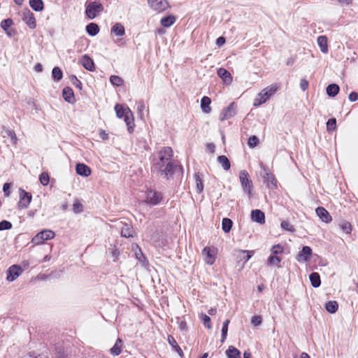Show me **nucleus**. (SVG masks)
I'll use <instances>...</instances> for the list:
<instances>
[{"mask_svg":"<svg viewBox=\"0 0 358 358\" xmlns=\"http://www.w3.org/2000/svg\"><path fill=\"white\" fill-rule=\"evenodd\" d=\"M52 77L55 81H59L63 77V73L61 69L55 66L52 70Z\"/></svg>","mask_w":358,"mask_h":358,"instance_id":"ea45409f","label":"nucleus"},{"mask_svg":"<svg viewBox=\"0 0 358 358\" xmlns=\"http://www.w3.org/2000/svg\"><path fill=\"white\" fill-rule=\"evenodd\" d=\"M239 180L243 192L250 199L252 196V181L247 171L242 170L239 172Z\"/></svg>","mask_w":358,"mask_h":358,"instance_id":"7ed1b4c3","label":"nucleus"},{"mask_svg":"<svg viewBox=\"0 0 358 358\" xmlns=\"http://www.w3.org/2000/svg\"><path fill=\"white\" fill-rule=\"evenodd\" d=\"M229 322H230L229 320H226L223 322L222 328V336H221V340H220L221 343H224L227 338V332H228V327H229Z\"/></svg>","mask_w":358,"mask_h":358,"instance_id":"c03bdc74","label":"nucleus"},{"mask_svg":"<svg viewBox=\"0 0 358 358\" xmlns=\"http://www.w3.org/2000/svg\"><path fill=\"white\" fill-rule=\"evenodd\" d=\"M349 100L352 102H354V101H356L358 100V93L357 92H352L350 94H349Z\"/></svg>","mask_w":358,"mask_h":358,"instance_id":"0e129e2a","label":"nucleus"},{"mask_svg":"<svg viewBox=\"0 0 358 358\" xmlns=\"http://www.w3.org/2000/svg\"><path fill=\"white\" fill-rule=\"evenodd\" d=\"M308 85H309V83H308V81L306 79L303 78V79L301 80V81H300V87H301L302 91H306L308 89Z\"/></svg>","mask_w":358,"mask_h":358,"instance_id":"e2e57ef3","label":"nucleus"},{"mask_svg":"<svg viewBox=\"0 0 358 358\" xmlns=\"http://www.w3.org/2000/svg\"><path fill=\"white\" fill-rule=\"evenodd\" d=\"M22 20L30 29H34L36 28V18L34 13L29 10H27L23 12Z\"/></svg>","mask_w":358,"mask_h":358,"instance_id":"9b49d317","label":"nucleus"},{"mask_svg":"<svg viewBox=\"0 0 358 358\" xmlns=\"http://www.w3.org/2000/svg\"><path fill=\"white\" fill-rule=\"evenodd\" d=\"M99 136L103 141L107 140L108 138V134L104 130L100 131Z\"/></svg>","mask_w":358,"mask_h":358,"instance_id":"338daca9","label":"nucleus"},{"mask_svg":"<svg viewBox=\"0 0 358 358\" xmlns=\"http://www.w3.org/2000/svg\"><path fill=\"white\" fill-rule=\"evenodd\" d=\"M176 22V17L173 15H169L162 17L160 22L161 24L164 27H169L173 24Z\"/></svg>","mask_w":358,"mask_h":358,"instance_id":"c9c22d12","label":"nucleus"},{"mask_svg":"<svg viewBox=\"0 0 358 358\" xmlns=\"http://www.w3.org/2000/svg\"><path fill=\"white\" fill-rule=\"evenodd\" d=\"M13 224L8 220H2L0 222V231L10 229Z\"/></svg>","mask_w":358,"mask_h":358,"instance_id":"6e6d98bb","label":"nucleus"},{"mask_svg":"<svg viewBox=\"0 0 358 358\" xmlns=\"http://www.w3.org/2000/svg\"><path fill=\"white\" fill-rule=\"evenodd\" d=\"M173 155V150L171 147H164L158 152L159 159L157 162H155L153 164V168L155 166H159L161 164L169 162V161L172 160V157Z\"/></svg>","mask_w":358,"mask_h":358,"instance_id":"423d86ee","label":"nucleus"},{"mask_svg":"<svg viewBox=\"0 0 358 358\" xmlns=\"http://www.w3.org/2000/svg\"><path fill=\"white\" fill-rule=\"evenodd\" d=\"M259 143V138L253 135L248 138V145L250 148H255Z\"/></svg>","mask_w":358,"mask_h":358,"instance_id":"864d4df0","label":"nucleus"},{"mask_svg":"<svg viewBox=\"0 0 358 358\" xmlns=\"http://www.w3.org/2000/svg\"><path fill=\"white\" fill-rule=\"evenodd\" d=\"M309 279L311 282V285L313 287L317 288L320 286L321 280L320 274L318 273L313 272L312 273H310V275H309Z\"/></svg>","mask_w":358,"mask_h":358,"instance_id":"bb28decb","label":"nucleus"},{"mask_svg":"<svg viewBox=\"0 0 358 358\" xmlns=\"http://www.w3.org/2000/svg\"><path fill=\"white\" fill-rule=\"evenodd\" d=\"M124 118V122L127 126V129L129 133H132L134 131V119L133 117V113H131V115L130 114L126 115Z\"/></svg>","mask_w":358,"mask_h":358,"instance_id":"72a5a7b5","label":"nucleus"},{"mask_svg":"<svg viewBox=\"0 0 358 358\" xmlns=\"http://www.w3.org/2000/svg\"><path fill=\"white\" fill-rule=\"evenodd\" d=\"M262 322V318L260 315H255L251 319V323L254 326H259Z\"/></svg>","mask_w":358,"mask_h":358,"instance_id":"052dcab7","label":"nucleus"},{"mask_svg":"<svg viewBox=\"0 0 358 358\" xmlns=\"http://www.w3.org/2000/svg\"><path fill=\"white\" fill-rule=\"evenodd\" d=\"M70 80L76 87L78 88L79 90H82V83L76 76L71 75L70 76Z\"/></svg>","mask_w":358,"mask_h":358,"instance_id":"5fc2aeb1","label":"nucleus"},{"mask_svg":"<svg viewBox=\"0 0 358 358\" xmlns=\"http://www.w3.org/2000/svg\"><path fill=\"white\" fill-rule=\"evenodd\" d=\"M32 199L31 193L20 189V201L18 202V208L20 209L27 208Z\"/></svg>","mask_w":358,"mask_h":358,"instance_id":"6e6552de","label":"nucleus"},{"mask_svg":"<svg viewBox=\"0 0 358 358\" xmlns=\"http://www.w3.org/2000/svg\"><path fill=\"white\" fill-rule=\"evenodd\" d=\"M278 86L276 84L271 85L263 89L254 100V106L257 107L264 103L278 90Z\"/></svg>","mask_w":358,"mask_h":358,"instance_id":"f03ea898","label":"nucleus"},{"mask_svg":"<svg viewBox=\"0 0 358 358\" xmlns=\"http://www.w3.org/2000/svg\"><path fill=\"white\" fill-rule=\"evenodd\" d=\"M280 225L282 229L287 231L294 232L295 231L294 227L288 221H282Z\"/></svg>","mask_w":358,"mask_h":358,"instance_id":"603ef678","label":"nucleus"},{"mask_svg":"<svg viewBox=\"0 0 358 358\" xmlns=\"http://www.w3.org/2000/svg\"><path fill=\"white\" fill-rule=\"evenodd\" d=\"M251 219L257 223L264 224L265 222V215L261 210H252L251 212Z\"/></svg>","mask_w":358,"mask_h":358,"instance_id":"aec40b11","label":"nucleus"},{"mask_svg":"<svg viewBox=\"0 0 358 358\" xmlns=\"http://www.w3.org/2000/svg\"><path fill=\"white\" fill-rule=\"evenodd\" d=\"M145 108V106L144 101L142 100L139 101L137 103V112H138V116L140 117L141 119L143 118V116H144L143 112H144Z\"/></svg>","mask_w":358,"mask_h":358,"instance_id":"09e8293b","label":"nucleus"},{"mask_svg":"<svg viewBox=\"0 0 358 358\" xmlns=\"http://www.w3.org/2000/svg\"><path fill=\"white\" fill-rule=\"evenodd\" d=\"M110 82L114 86H121L123 84V80L118 76L113 75L110 77Z\"/></svg>","mask_w":358,"mask_h":358,"instance_id":"49530a36","label":"nucleus"},{"mask_svg":"<svg viewBox=\"0 0 358 358\" xmlns=\"http://www.w3.org/2000/svg\"><path fill=\"white\" fill-rule=\"evenodd\" d=\"M236 113V105L234 102L231 103L227 107L224 108L220 114V120L224 121L234 117Z\"/></svg>","mask_w":358,"mask_h":358,"instance_id":"9d476101","label":"nucleus"},{"mask_svg":"<svg viewBox=\"0 0 358 358\" xmlns=\"http://www.w3.org/2000/svg\"><path fill=\"white\" fill-rule=\"evenodd\" d=\"M167 340H168L169 343L172 347V348L178 352V354L180 355V357H182L183 352H182V349L180 348V346L178 345L175 338L172 336L169 335L168 336Z\"/></svg>","mask_w":358,"mask_h":358,"instance_id":"2f4dec72","label":"nucleus"},{"mask_svg":"<svg viewBox=\"0 0 358 358\" xmlns=\"http://www.w3.org/2000/svg\"><path fill=\"white\" fill-rule=\"evenodd\" d=\"M244 256L241 258L244 260V263H246L249 259L252 257L254 254V251L252 250H241L240 251Z\"/></svg>","mask_w":358,"mask_h":358,"instance_id":"4d7b16f0","label":"nucleus"},{"mask_svg":"<svg viewBox=\"0 0 358 358\" xmlns=\"http://www.w3.org/2000/svg\"><path fill=\"white\" fill-rule=\"evenodd\" d=\"M76 171L78 175L84 176V177L89 176L92 173L90 168L88 166H87L86 164H83V163H78L76 164Z\"/></svg>","mask_w":358,"mask_h":358,"instance_id":"f3484780","label":"nucleus"},{"mask_svg":"<svg viewBox=\"0 0 358 358\" xmlns=\"http://www.w3.org/2000/svg\"><path fill=\"white\" fill-rule=\"evenodd\" d=\"M111 31L116 36H122L125 34V29L121 23L117 22L112 27Z\"/></svg>","mask_w":358,"mask_h":358,"instance_id":"cd10ccee","label":"nucleus"},{"mask_svg":"<svg viewBox=\"0 0 358 358\" xmlns=\"http://www.w3.org/2000/svg\"><path fill=\"white\" fill-rule=\"evenodd\" d=\"M217 73L225 84L229 85L232 82V76L227 69L219 68L217 71Z\"/></svg>","mask_w":358,"mask_h":358,"instance_id":"dca6fc26","label":"nucleus"},{"mask_svg":"<svg viewBox=\"0 0 358 358\" xmlns=\"http://www.w3.org/2000/svg\"><path fill=\"white\" fill-rule=\"evenodd\" d=\"M148 3L150 8L159 12L165 10L169 6L166 0H148Z\"/></svg>","mask_w":358,"mask_h":358,"instance_id":"f8f14e48","label":"nucleus"},{"mask_svg":"<svg viewBox=\"0 0 358 358\" xmlns=\"http://www.w3.org/2000/svg\"><path fill=\"white\" fill-rule=\"evenodd\" d=\"M225 38L223 36H220L216 40V44L219 46L222 45L225 43Z\"/></svg>","mask_w":358,"mask_h":358,"instance_id":"69168bd1","label":"nucleus"},{"mask_svg":"<svg viewBox=\"0 0 358 358\" xmlns=\"http://www.w3.org/2000/svg\"><path fill=\"white\" fill-rule=\"evenodd\" d=\"M39 180L41 185L46 186L50 182V177L48 173L43 172L39 176Z\"/></svg>","mask_w":358,"mask_h":358,"instance_id":"8fccbe9b","label":"nucleus"},{"mask_svg":"<svg viewBox=\"0 0 358 358\" xmlns=\"http://www.w3.org/2000/svg\"><path fill=\"white\" fill-rule=\"evenodd\" d=\"M62 96L69 103H74L76 102L73 91L70 87H66L63 89Z\"/></svg>","mask_w":358,"mask_h":358,"instance_id":"6ab92c4d","label":"nucleus"},{"mask_svg":"<svg viewBox=\"0 0 358 358\" xmlns=\"http://www.w3.org/2000/svg\"><path fill=\"white\" fill-rule=\"evenodd\" d=\"M55 236V234L53 231L50 229H44L40 232H38L36 236H34L31 239V243L35 245H41L43 244L45 241L50 240L53 238Z\"/></svg>","mask_w":358,"mask_h":358,"instance_id":"0eeeda50","label":"nucleus"},{"mask_svg":"<svg viewBox=\"0 0 358 358\" xmlns=\"http://www.w3.org/2000/svg\"><path fill=\"white\" fill-rule=\"evenodd\" d=\"M22 271V268L19 265L14 264L11 266L7 271V280L9 282L14 281L18 276L21 275Z\"/></svg>","mask_w":358,"mask_h":358,"instance_id":"1a4fd4ad","label":"nucleus"},{"mask_svg":"<svg viewBox=\"0 0 358 358\" xmlns=\"http://www.w3.org/2000/svg\"><path fill=\"white\" fill-rule=\"evenodd\" d=\"M202 253L206 256V262L208 265H213L215 261L214 257V249L210 247H206L203 248Z\"/></svg>","mask_w":358,"mask_h":358,"instance_id":"a211bd4d","label":"nucleus"},{"mask_svg":"<svg viewBox=\"0 0 358 358\" xmlns=\"http://www.w3.org/2000/svg\"><path fill=\"white\" fill-rule=\"evenodd\" d=\"M13 22L10 18L3 20L1 22V27L3 30H7L12 24Z\"/></svg>","mask_w":358,"mask_h":358,"instance_id":"13d9d810","label":"nucleus"},{"mask_svg":"<svg viewBox=\"0 0 358 358\" xmlns=\"http://www.w3.org/2000/svg\"><path fill=\"white\" fill-rule=\"evenodd\" d=\"M283 251L284 248L280 244L274 245L271 249V255L274 256H278V255L282 253Z\"/></svg>","mask_w":358,"mask_h":358,"instance_id":"de8ad7c7","label":"nucleus"},{"mask_svg":"<svg viewBox=\"0 0 358 358\" xmlns=\"http://www.w3.org/2000/svg\"><path fill=\"white\" fill-rule=\"evenodd\" d=\"M336 129V118H330L327 122V130L329 132L335 131Z\"/></svg>","mask_w":358,"mask_h":358,"instance_id":"a18cd8bd","label":"nucleus"},{"mask_svg":"<svg viewBox=\"0 0 358 358\" xmlns=\"http://www.w3.org/2000/svg\"><path fill=\"white\" fill-rule=\"evenodd\" d=\"M3 133H4V136H3L4 137L8 136L10 138L11 142L13 145L17 144L18 139L16 136L15 133L13 131L10 130L9 129H5L3 131Z\"/></svg>","mask_w":358,"mask_h":358,"instance_id":"37998d69","label":"nucleus"},{"mask_svg":"<svg viewBox=\"0 0 358 358\" xmlns=\"http://www.w3.org/2000/svg\"><path fill=\"white\" fill-rule=\"evenodd\" d=\"M340 88L337 84H330L327 87L326 92L329 96L334 97L339 92Z\"/></svg>","mask_w":358,"mask_h":358,"instance_id":"5701e85b","label":"nucleus"},{"mask_svg":"<svg viewBox=\"0 0 358 358\" xmlns=\"http://www.w3.org/2000/svg\"><path fill=\"white\" fill-rule=\"evenodd\" d=\"M217 162L222 166L224 171H229L231 168V163L225 155L217 157Z\"/></svg>","mask_w":358,"mask_h":358,"instance_id":"a878e982","label":"nucleus"},{"mask_svg":"<svg viewBox=\"0 0 358 358\" xmlns=\"http://www.w3.org/2000/svg\"><path fill=\"white\" fill-rule=\"evenodd\" d=\"M226 355L227 358H241V352L232 345L227 350Z\"/></svg>","mask_w":358,"mask_h":358,"instance_id":"7c9ffc66","label":"nucleus"},{"mask_svg":"<svg viewBox=\"0 0 358 358\" xmlns=\"http://www.w3.org/2000/svg\"><path fill=\"white\" fill-rule=\"evenodd\" d=\"M201 319L203 322V325L208 329H211L210 318L206 314L201 313Z\"/></svg>","mask_w":358,"mask_h":358,"instance_id":"3c124183","label":"nucleus"},{"mask_svg":"<svg viewBox=\"0 0 358 358\" xmlns=\"http://www.w3.org/2000/svg\"><path fill=\"white\" fill-rule=\"evenodd\" d=\"M311 255L312 249L309 246H303L296 259L299 262H306L310 259Z\"/></svg>","mask_w":358,"mask_h":358,"instance_id":"ddd939ff","label":"nucleus"},{"mask_svg":"<svg viewBox=\"0 0 358 358\" xmlns=\"http://www.w3.org/2000/svg\"><path fill=\"white\" fill-rule=\"evenodd\" d=\"M80 63L85 69L90 71H94L95 70L94 61L87 55H85L82 57L80 59Z\"/></svg>","mask_w":358,"mask_h":358,"instance_id":"4468645a","label":"nucleus"},{"mask_svg":"<svg viewBox=\"0 0 358 358\" xmlns=\"http://www.w3.org/2000/svg\"><path fill=\"white\" fill-rule=\"evenodd\" d=\"M34 70L36 72H41L43 71V66L41 64L38 63L34 66Z\"/></svg>","mask_w":358,"mask_h":358,"instance_id":"774afa93","label":"nucleus"},{"mask_svg":"<svg viewBox=\"0 0 358 358\" xmlns=\"http://www.w3.org/2000/svg\"><path fill=\"white\" fill-rule=\"evenodd\" d=\"M73 210L75 213H80L83 211V205L79 201H76L73 203Z\"/></svg>","mask_w":358,"mask_h":358,"instance_id":"bf43d9fd","label":"nucleus"},{"mask_svg":"<svg viewBox=\"0 0 358 358\" xmlns=\"http://www.w3.org/2000/svg\"><path fill=\"white\" fill-rule=\"evenodd\" d=\"M317 44L320 48V50L323 53H326L328 51L327 38L325 36H320L317 38Z\"/></svg>","mask_w":358,"mask_h":358,"instance_id":"c756f323","label":"nucleus"},{"mask_svg":"<svg viewBox=\"0 0 358 358\" xmlns=\"http://www.w3.org/2000/svg\"><path fill=\"white\" fill-rule=\"evenodd\" d=\"M338 226H339L340 229L345 234H349L351 233L352 226L349 222L345 221V220H342L339 222Z\"/></svg>","mask_w":358,"mask_h":358,"instance_id":"58836bf2","label":"nucleus"},{"mask_svg":"<svg viewBox=\"0 0 358 358\" xmlns=\"http://www.w3.org/2000/svg\"><path fill=\"white\" fill-rule=\"evenodd\" d=\"M325 308L329 313H335L338 308V304L336 301H329L325 304Z\"/></svg>","mask_w":358,"mask_h":358,"instance_id":"f704fd0d","label":"nucleus"},{"mask_svg":"<svg viewBox=\"0 0 358 358\" xmlns=\"http://www.w3.org/2000/svg\"><path fill=\"white\" fill-rule=\"evenodd\" d=\"M154 169L166 180L172 178L173 174L177 171H182V167L178 165L174 160L169 161V162L161 164L159 166H155Z\"/></svg>","mask_w":358,"mask_h":358,"instance_id":"f257e3e1","label":"nucleus"},{"mask_svg":"<svg viewBox=\"0 0 358 358\" xmlns=\"http://www.w3.org/2000/svg\"><path fill=\"white\" fill-rule=\"evenodd\" d=\"M11 186V184L9 182H6L3 184V192L4 193L5 196H10V187Z\"/></svg>","mask_w":358,"mask_h":358,"instance_id":"680f3d73","label":"nucleus"},{"mask_svg":"<svg viewBox=\"0 0 358 358\" xmlns=\"http://www.w3.org/2000/svg\"><path fill=\"white\" fill-rule=\"evenodd\" d=\"M317 215L321 220L325 223H329L331 221V216L329 213L323 207H317L315 210Z\"/></svg>","mask_w":358,"mask_h":358,"instance_id":"2eb2a0df","label":"nucleus"},{"mask_svg":"<svg viewBox=\"0 0 358 358\" xmlns=\"http://www.w3.org/2000/svg\"><path fill=\"white\" fill-rule=\"evenodd\" d=\"M233 222L229 218H223L222 221V229L225 233H228L231 229Z\"/></svg>","mask_w":358,"mask_h":358,"instance_id":"e433bc0d","label":"nucleus"},{"mask_svg":"<svg viewBox=\"0 0 358 358\" xmlns=\"http://www.w3.org/2000/svg\"><path fill=\"white\" fill-rule=\"evenodd\" d=\"M115 110L117 117L122 118L126 116L127 114H130L131 115V110L127 107L124 108L121 104H116L115 106Z\"/></svg>","mask_w":358,"mask_h":358,"instance_id":"412c9836","label":"nucleus"},{"mask_svg":"<svg viewBox=\"0 0 358 358\" xmlns=\"http://www.w3.org/2000/svg\"><path fill=\"white\" fill-rule=\"evenodd\" d=\"M86 31L90 36H94L99 32V27L97 24L91 22L86 26Z\"/></svg>","mask_w":358,"mask_h":358,"instance_id":"393cba45","label":"nucleus"},{"mask_svg":"<svg viewBox=\"0 0 358 358\" xmlns=\"http://www.w3.org/2000/svg\"><path fill=\"white\" fill-rule=\"evenodd\" d=\"M133 228L128 224H123L121 229V235L125 238L133 237Z\"/></svg>","mask_w":358,"mask_h":358,"instance_id":"c85d7f7f","label":"nucleus"},{"mask_svg":"<svg viewBox=\"0 0 358 358\" xmlns=\"http://www.w3.org/2000/svg\"><path fill=\"white\" fill-rule=\"evenodd\" d=\"M85 6V15L90 20L94 19L103 10V5L98 1L87 2Z\"/></svg>","mask_w":358,"mask_h":358,"instance_id":"39448f33","label":"nucleus"},{"mask_svg":"<svg viewBox=\"0 0 358 358\" xmlns=\"http://www.w3.org/2000/svg\"><path fill=\"white\" fill-rule=\"evenodd\" d=\"M122 341L120 338H117L115 345L110 348V353L114 356H118L122 352Z\"/></svg>","mask_w":358,"mask_h":358,"instance_id":"473e14b6","label":"nucleus"},{"mask_svg":"<svg viewBox=\"0 0 358 358\" xmlns=\"http://www.w3.org/2000/svg\"><path fill=\"white\" fill-rule=\"evenodd\" d=\"M282 259L279 257L278 256H274L271 255L267 261V264L268 266H276L278 267H280L279 265L280 262H281Z\"/></svg>","mask_w":358,"mask_h":358,"instance_id":"a19ab883","label":"nucleus"},{"mask_svg":"<svg viewBox=\"0 0 358 358\" xmlns=\"http://www.w3.org/2000/svg\"><path fill=\"white\" fill-rule=\"evenodd\" d=\"M210 103H211V99L208 96H204L203 97H202V99L201 100V108L202 111L204 113L208 114V113H210V111H211V108L210 106Z\"/></svg>","mask_w":358,"mask_h":358,"instance_id":"4be33fe9","label":"nucleus"},{"mask_svg":"<svg viewBox=\"0 0 358 358\" xmlns=\"http://www.w3.org/2000/svg\"><path fill=\"white\" fill-rule=\"evenodd\" d=\"M264 178L269 187H276V180L272 173H266Z\"/></svg>","mask_w":358,"mask_h":358,"instance_id":"4c0bfd02","label":"nucleus"},{"mask_svg":"<svg viewBox=\"0 0 358 358\" xmlns=\"http://www.w3.org/2000/svg\"><path fill=\"white\" fill-rule=\"evenodd\" d=\"M30 7L36 12L42 11L44 8L43 0H29Z\"/></svg>","mask_w":358,"mask_h":358,"instance_id":"b1692460","label":"nucleus"},{"mask_svg":"<svg viewBox=\"0 0 358 358\" xmlns=\"http://www.w3.org/2000/svg\"><path fill=\"white\" fill-rule=\"evenodd\" d=\"M163 198L161 192L150 189L145 193L143 202L150 206H157L161 203Z\"/></svg>","mask_w":358,"mask_h":358,"instance_id":"20e7f679","label":"nucleus"},{"mask_svg":"<svg viewBox=\"0 0 358 358\" xmlns=\"http://www.w3.org/2000/svg\"><path fill=\"white\" fill-rule=\"evenodd\" d=\"M194 178L196 181V191L198 193H201L203 190V185L199 173H196L194 174Z\"/></svg>","mask_w":358,"mask_h":358,"instance_id":"79ce46f5","label":"nucleus"}]
</instances>
